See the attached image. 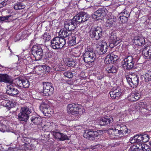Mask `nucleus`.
Masks as SVG:
<instances>
[{"mask_svg": "<svg viewBox=\"0 0 151 151\" xmlns=\"http://www.w3.org/2000/svg\"><path fill=\"white\" fill-rule=\"evenodd\" d=\"M71 31L67 30H63L61 32V37L63 38L56 37L53 38L51 42V47L53 49H61L65 44L66 40L64 38L71 36Z\"/></svg>", "mask_w": 151, "mask_h": 151, "instance_id": "f257e3e1", "label": "nucleus"}, {"mask_svg": "<svg viewBox=\"0 0 151 151\" xmlns=\"http://www.w3.org/2000/svg\"><path fill=\"white\" fill-rule=\"evenodd\" d=\"M31 112V108L27 106L22 107L18 115L19 120L20 121L26 122L29 118V114Z\"/></svg>", "mask_w": 151, "mask_h": 151, "instance_id": "f03ea898", "label": "nucleus"}, {"mask_svg": "<svg viewBox=\"0 0 151 151\" xmlns=\"http://www.w3.org/2000/svg\"><path fill=\"white\" fill-rule=\"evenodd\" d=\"M82 111L81 106L78 104H70L68 105L67 111L69 114L77 116L81 114Z\"/></svg>", "mask_w": 151, "mask_h": 151, "instance_id": "7ed1b4c3", "label": "nucleus"}, {"mask_svg": "<svg viewBox=\"0 0 151 151\" xmlns=\"http://www.w3.org/2000/svg\"><path fill=\"white\" fill-rule=\"evenodd\" d=\"M99 135L97 131L93 129H89L85 130L83 136L88 139L93 141L97 139Z\"/></svg>", "mask_w": 151, "mask_h": 151, "instance_id": "20e7f679", "label": "nucleus"}, {"mask_svg": "<svg viewBox=\"0 0 151 151\" xmlns=\"http://www.w3.org/2000/svg\"><path fill=\"white\" fill-rule=\"evenodd\" d=\"M102 29L100 27H97L92 29L90 32V37L94 39L98 40L102 36Z\"/></svg>", "mask_w": 151, "mask_h": 151, "instance_id": "39448f33", "label": "nucleus"}, {"mask_svg": "<svg viewBox=\"0 0 151 151\" xmlns=\"http://www.w3.org/2000/svg\"><path fill=\"white\" fill-rule=\"evenodd\" d=\"M77 24L78 23L74 17L72 19L66 21L64 22V26L66 30L71 32L76 29Z\"/></svg>", "mask_w": 151, "mask_h": 151, "instance_id": "423d86ee", "label": "nucleus"}, {"mask_svg": "<svg viewBox=\"0 0 151 151\" xmlns=\"http://www.w3.org/2000/svg\"><path fill=\"white\" fill-rule=\"evenodd\" d=\"M107 12V10L105 8H100L94 12L92 17L94 19H101L106 16Z\"/></svg>", "mask_w": 151, "mask_h": 151, "instance_id": "0eeeda50", "label": "nucleus"}, {"mask_svg": "<svg viewBox=\"0 0 151 151\" xmlns=\"http://www.w3.org/2000/svg\"><path fill=\"white\" fill-rule=\"evenodd\" d=\"M32 54L36 60H39L42 58L43 51L42 48L39 45H34L32 49Z\"/></svg>", "mask_w": 151, "mask_h": 151, "instance_id": "6e6552de", "label": "nucleus"}, {"mask_svg": "<svg viewBox=\"0 0 151 151\" xmlns=\"http://www.w3.org/2000/svg\"><path fill=\"white\" fill-rule=\"evenodd\" d=\"M127 82L131 87L134 88L138 85L139 82V77L137 75H131V76H127L126 77Z\"/></svg>", "mask_w": 151, "mask_h": 151, "instance_id": "1a4fd4ad", "label": "nucleus"}, {"mask_svg": "<svg viewBox=\"0 0 151 151\" xmlns=\"http://www.w3.org/2000/svg\"><path fill=\"white\" fill-rule=\"evenodd\" d=\"M78 23L87 21L89 18V15L86 13L81 12L77 14L75 17Z\"/></svg>", "mask_w": 151, "mask_h": 151, "instance_id": "9d476101", "label": "nucleus"}, {"mask_svg": "<svg viewBox=\"0 0 151 151\" xmlns=\"http://www.w3.org/2000/svg\"><path fill=\"white\" fill-rule=\"evenodd\" d=\"M96 57V54L84 53L83 55V59L85 63L90 64L94 61Z\"/></svg>", "mask_w": 151, "mask_h": 151, "instance_id": "9b49d317", "label": "nucleus"}, {"mask_svg": "<svg viewBox=\"0 0 151 151\" xmlns=\"http://www.w3.org/2000/svg\"><path fill=\"white\" fill-rule=\"evenodd\" d=\"M124 63V65L126 66V68L128 70L133 69L134 66V61L132 56H129L123 60Z\"/></svg>", "mask_w": 151, "mask_h": 151, "instance_id": "f8f14e48", "label": "nucleus"}, {"mask_svg": "<svg viewBox=\"0 0 151 151\" xmlns=\"http://www.w3.org/2000/svg\"><path fill=\"white\" fill-rule=\"evenodd\" d=\"M96 48V51L99 55H102L105 53L107 51V45L106 42L102 41Z\"/></svg>", "mask_w": 151, "mask_h": 151, "instance_id": "ddd939ff", "label": "nucleus"}, {"mask_svg": "<svg viewBox=\"0 0 151 151\" xmlns=\"http://www.w3.org/2000/svg\"><path fill=\"white\" fill-rule=\"evenodd\" d=\"M130 14V13L128 11L124 9L119 14V18L120 21L123 23L127 22L128 20Z\"/></svg>", "mask_w": 151, "mask_h": 151, "instance_id": "4468645a", "label": "nucleus"}, {"mask_svg": "<svg viewBox=\"0 0 151 151\" xmlns=\"http://www.w3.org/2000/svg\"><path fill=\"white\" fill-rule=\"evenodd\" d=\"M6 93L11 96L17 95L19 93V91L14 88L12 84L7 86Z\"/></svg>", "mask_w": 151, "mask_h": 151, "instance_id": "2eb2a0df", "label": "nucleus"}, {"mask_svg": "<svg viewBox=\"0 0 151 151\" xmlns=\"http://www.w3.org/2000/svg\"><path fill=\"white\" fill-rule=\"evenodd\" d=\"M113 121L112 118L106 116L105 118H101L98 120V122L101 126H103L109 124Z\"/></svg>", "mask_w": 151, "mask_h": 151, "instance_id": "dca6fc26", "label": "nucleus"}, {"mask_svg": "<svg viewBox=\"0 0 151 151\" xmlns=\"http://www.w3.org/2000/svg\"><path fill=\"white\" fill-rule=\"evenodd\" d=\"M109 94L112 99L118 98L122 94V92L119 88L118 87L109 92Z\"/></svg>", "mask_w": 151, "mask_h": 151, "instance_id": "f3484780", "label": "nucleus"}, {"mask_svg": "<svg viewBox=\"0 0 151 151\" xmlns=\"http://www.w3.org/2000/svg\"><path fill=\"white\" fill-rule=\"evenodd\" d=\"M109 42L119 43L121 42V40L119 37H117L115 32H111L109 36Z\"/></svg>", "mask_w": 151, "mask_h": 151, "instance_id": "a211bd4d", "label": "nucleus"}, {"mask_svg": "<svg viewBox=\"0 0 151 151\" xmlns=\"http://www.w3.org/2000/svg\"><path fill=\"white\" fill-rule=\"evenodd\" d=\"M0 82L12 83L13 81L11 77L6 74H0Z\"/></svg>", "mask_w": 151, "mask_h": 151, "instance_id": "6ab92c4d", "label": "nucleus"}, {"mask_svg": "<svg viewBox=\"0 0 151 151\" xmlns=\"http://www.w3.org/2000/svg\"><path fill=\"white\" fill-rule=\"evenodd\" d=\"M141 97L139 93L134 91L131 93V95L128 97V99L132 101H134L138 100Z\"/></svg>", "mask_w": 151, "mask_h": 151, "instance_id": "aec40b11", "label": "nucleus"}, {"mask_svg": "<svg viewBox=\"0 0 151 151\" xmlns=\"http://www.w3.org/2000/svg\"><path fill=\"white\" fill-rule=\"evenodd\" d=\"M116 17L112 16L106 21V26L110 27L115 24L116 21Z\"/></svg>", "mask_w": 151, "mask_h": 151, "instance_id": "412c9836", "label": "nucleus"}, {"mask_svg": "<svg viewBox=\"0 0 151 151\" xmlns=\"http://www.w3.org/2000/svg\"><path fill=\"white\" fill-rule=\"evenodd\" d=\"M134 43L139 46L143 45L145 42V40L143 37H138L135 38Z\"/></svg>", "mask_w": 151, "mask_h": 151, "instance_id": "4be33fe9", "label": "nucleus"}, {"mask_svg": "<svg viewBox=\"0 0 151 151\" xmlns=\"http://www.w3.org/2000/svg\"><path fill=\"white\" fill-rule=\"evenodd\" d=\"M30 120L32 124L35 125H38L42 122L41 118L37 116H33L31 117Z\"/></svg>", "mask_w": 151, "mask_h": 151, "instance_id": "5701e85b", "label": "nucleus"}, {"mask_svg": "<svg viewBox=\"0 0 151 151\" xmlns=\"http://www.w3.org/2000/svg\"><path fill=\"white\" fill-rule=\"evenodd\" d=\"M106 69V70L109 73H114L117 71L118 67L116 65H113L111 66L107 67Z\"/></svg>", "mask_w": 151, "mask_h": 151, "instance_id": "b1692460", "label": "nucleus"}, {"mask_svg": "<svg viewBox=\"0 0 151 151\" xmlns=\"http://www.w3.org/2000/svg\"><path fill=\"white\" fill-rule=\"evenodd\" d=\"M76 60L72 58H68L65 60V64L68 67H74L76 65Z\"/></svg>", "mask_w": 151, "mask_h": 151, "instance_id": "393cba45", "label": "nucleus"}, {"mask_svg": "<svg viewBox=\"0 0 151 151\" xmlns=\"http://www.w3.org/2000/svg\"><path fill=\"white\" fill-rule=\"evenodd\" d=\"M54 90L51 88L49 90L48 89L43 88L42 95L45 96H51L53 93Z\"/></svg>", "mask_w": 151, "mask_h": 151, "instance_id": "a878e982", "label": "nucleus"}, {"mask_svg": "<svg viewBox=\"0 0 151 151\" xmlns=\"http://www.w3.org/2000/svg\"><path fill=\"white\" fill-rule=\"evenodd\" d=\"M118 131V129H116L115 128H109L108 130V134L111 137L116 136Z\"/></svg>", "mask_w": 151, "mask_h": 151, "instance_id": "bb28decb", "label": "nucleus"}, {"mask_svg": "<svg viewBox=\"0 0 151 151\" xmlns=\"http://www.w3.org/2000/svg\"><path fill=\"white\" fill-rule=\"evenodd\" d=\"M52 109L50 107L46 109H43V111H41L45 116H50L52 112L51 111Z\"/></svg>", "mask_w": 151, "mask_h": 151, "instance_id": "cd10ccee", "label": "nucleus"}, {"mask_svg": "<svg viewBox=\"0 0 151 151\" xmlns=\"http://www.w3.org/2000/svg\"><path fill=\"white\" fill-rule=\"evenodd\" d=\"M144 77L146 82H151V71H148L144 75Z\"/></svg>", "mask_w": 151, "mask_h": 151, "instance_id": "c85d7f7f", "label": "nucleus"}, {"mask_svg": "<svg viewBox=\"0 0 151 151\" xmlns=\"http://www.w3.org/2000/svg\"><path fill=\"white\" fill-rule=\"evenodd\" d=\"M113 57L111 55L109 54L108 55L105 59V61L106 64H110L114 63V61L113 59Z\"/></svg>", "mask_w": 151, "mask_h": 151, "instance_id": "c756f323", "label": "nucleus"}, {"mask_svg": "<svg viewBox=\"0 0 151 151\" xmlns=\"http://www.w3.org/2000/svg\"><path fill=\"white\" fill-rule=\"evenodd\" d=\"M6 121H3L0 122V131L4 132L7 131V127L5 124Z\"/></svg>", "mask_w": 151, "mask_h": 151, "instance_id": "7c9ffc66", "label": "nucleus"}, {"mask_svg": "<svg viewBox=\"0 0 151 151\" xmlns=\"http://www.w3.org/2000/svg\"><path fill=\"white\" fill-rule=\"evenodd\" d=\"M43 87L45 88L48 89L49 90L52 88L54 90V88L53 87L52 84L48 82H43Z\"/></svg>", "mask_w": 151, "mask_h": 151, "instance_id": "2f4dec72", "label": "nucleus"}, {"mask_svg": "<svg viewBox=\"0 0 151 151\" xmlns=\"http://www.w3.org/2000/svg\"><path fill=\"white\" fill-rule=\"evenodd\" d=\"M51 133L55 138L58 139L60 140L61 137V133L57 130H53L52 131Z\"/></svg>", "mask_w": 151, "mask_h": 151, "instance_id": "473e14b6", "label": "nucleus"}, {"mask_svg": "<svg viewBox=\"0 0 151 151\" xmlns=\"http://www.w3.org/2000/svg\"><path fill=\"white\" fill-rule=\"evenodd\" d=\"M42 37L45 42L49 41L51 39L50 35L47 32H45Z\"/></svg>", "mask_w": 151, "mask_h": 151, "instance_id": "72a5a7b5", "label": "nucleus"}, {"mask_svg": "<svg viewBox=\"0 0 151 151\" xmlns=\"http://www.w3.org/2000/svg\"><path fill=\"white\" fill-rule=\"evenodd\" d=\"M23 79L19 78H17L15 79L14 81V83L16 85L20 87L22 86V81Z\"/></svg>", "mask_w": 151, "mask_h": 151, "instance_id": "f704fd0d", "label": "nucleus"}, {"mask_svg": "<svg viewBox=\"0 0 151 151\" xmlns=\"http://www.w3.org/2000/svg\"><path fill=\"white\" fill-rule=\"evenodd\" d=\"M24 8V5H23L21 2L16 3L14 6V9L16 10H20L23 9Z\"/></svg>", "mask_w": 151, "mask_h": 151, "instance_id": "c9c22d12", "label": "nucleus"}, {"mask_svg": "<svg viewBox=\"0 0 151 151\" xmlns=\"http://www.w3.org/2000/svg\"><path fill=\"white\" fill-rule=\"evenodd\" d=\"M76 37L75 36H71L68 38V43L71 45H73L76 44Z\"/></svg>", "mask_w": 151, "mask_h": 151, "instance_id": "e433bc0d", "label": "nucleus"}, {"mask_svg": "<svg viewBox=\"0 0 151 151\" xmlns=\"http://www.w3.org/2000/svg\"><path fill=\"white\" fill-rule=\"evenodd\" d=\"M2 103H3V105L5 107L11 108L13 106V102L10 101L8 100L4 101L2 102Z\"/></svg>", "mask_w": 151, "mask_h": 151, "instance_id": "4c0bfd02", "label": "nucleus"}, {"mask_svg": "<svg viewBox=\"0 0 151 151\" xmlns=\"http://www.w3.org/2000/svg\"><path fill=\"white\" fill-rule=\"evenodd\" d=\"M22 84V86L21 87H23L24 88H27L29 87L30 83L29 81L28 80L23 79Z\"/></svg>", "mask_w": 151, "mask_h": 151, "instance_id": "58836bf2", "label": "nucleus"}, {"mask_svg": "<svg viewBox=\"0 0 151 151\" xmlns=\"http://www.w3.org/2000/svg\"><path fill=\"white\" fill-rule=\"evenodd\" d=\"M50 107V106L47 104V102H43L41 104L40 108V111H43V109H46Z\"/></svg>", "mask_w": 151, "mask_h": 151, "instance_id": "ea45409f", "label": "nucleus"}, {"mask_svg": "<svg viewBox=\"0 0 151 151\" xmlns=\"http://www.w3.org/2000/svg\"><path fill=\"white\" fill-rule=\"evenodd\" d=\"M120 129L121 131L122 132V133H123L124 135L126 134L127 133L130 132V130L128 129L126 126L121 127Z\"/></svg>", "mask_w": 151, "mask_h": 151, "instance_id": "a19ab883", "label": "nucleus"}, {"mask_svg": "<svg viewBox=\"0 0 151 151\" xmlns=\"http://www.w3.org/2000/svg\"><path fill=\"white\" fill-rule=\"evenodd\" d=\"M11 17V15H8L6 16L0 17V22H7L6 20H8L9 18Z\"/></svg>", "mask_w": 151, "mask_h": 151, "instance_id": "79ce46f5", "label": "nucleus"}, {"mask_svg": "<svg viewBox=\"0 0 151 151\" xmlns=\"http://www.w3.org/2000/svg\"><path fill=\"white\" fill-rule=\"evenodd\" d=\"M149 136L147 134L142 135V142H148L149 139Z\"/></svg>", "mask_w": 151, "mask_h": 151, "instance_id": "37998d69", "label": "nucleus"}, {"mask_svg": "<svg viewBox=\"0 0 151 151\" xmlns=\"http://www.w3.org/2000/svg\"><path fill=\"white\" fill-rule=\"evenodd\" d=\"M129 140L131 143L138 142L137 135H135L133 137H131Z\"/></svg>", "mask_w": 151, "mask_h": 151, "instance_id": "c03bdc74", "label": "nucleus"}, {"mask_svg": "<svg viewBox=\"0 0 151 151\" xmlns=\"http://www.w3.org/2000/svg\"><path fill=\"white\" fill-rule=\"evenodd\" d=\"M64 76L68 78H72L73 76V74L71 72L66 71L64 73Z\"/></svg>", "mask_w": 151, "mask_h": 151, "instance_id": "a18cd8bd", "label": "nucleus"}, {"mask_svg": "<svg viewBox=\"0 0 151 151\" xmlns=\"http://www.w3.org/2000/svg\"><path fill=\"white\" fill-rule=\"evenodd\" d=\"M8 0H0V8L5 6Z\"/></svg>", "mask_w": 151, "mask_h": 151, "instance_id": "49530a36", "label": "nucleus"}, {"mask_svg": "<svg viewBox=\"0 0 151 151\" xmlns=\"http://www.w3.org/2000/svg\"><path fill=\"white\" fill-rule=\"evenodd\" d=\"M69 139L68 137L66 134L62 133L61 135V137L60 138V140L63 141L65 140H68Z\"/></svg>", "mask_w": 151, "mask_h": 151, "instance_id": "de8ad7c7", "label": "nucleus"}, {"mask_svg": "<svg viewBox=\"0 0 151 151\" xmlns=\"http://www.w3.org/2000/svg\"><path fill=\"white\" fill-rule=\"evenodd\" d=\"M53 53L51 52H47L45 54V58L49 60L52 58Z\"/></svg>", "mask_w": 151, "mask_h": 151, "instance_id": "09e8293b", "label": "nucleus"}, {"mask_svg": "<svg viewBox=\"0 0 151 151\" xmlns=\"http://www.w3.org/2000/svg\"><path fill=\"white\" fill-rule=\"evenodd\" d=\"M139 147H138L137 145L136 146V147L135 149H138V150H141V151H143V147L144 146H145V145L144 144H140V145H138Z\"/></svg>", "mask_w": 151, "mask_h": 151, "instance_id": "8fccbe9b", "label": "nucleus"}, {"mask_svg": "<svg viewBox=\"0 0 151 151\" xmlns=\"http://www.w3.org/2000/svg\"><path fill=\"white\" fill-rule=\"evenodd\" d=\"M147 55H145L144 56L145 58H151V50L149 49L147 51Z\"/></svg>", "mask_w": 151, "mask_h": 151, "instance_id": "3c124183", "label": "nucleus"}, {"mask_svg": "<svg viewBox=\"0 0 151 151\" xmlns=\"http://www.w3.org/2000/svg\"><path fill=\"white\" fill-rule=\"evenodd\" d=\"M88 53V54L89 53H92L93 54H96L95 52L93 51V48L90 47L88 48L87 50L86 51V52L85 53Z\"/></svg>", "mask_w": 151, "mask_h": 151, "instance_id": "603ef678", "label": "nucleus"}, {"mask_svg": "<svg viewBox=\"0 0 151 151\" xmlns=\"http://www.w3.org/2000/svg\"><path fill=\"white\" fill-rule=\"evenodd\" d=\"M24 140L26 141L24 145L25 147L27 146L31 142V139L29 138H26L25 139H24Z\"/></svg>", "mask_w": 151, "mask_h": 151, "instance_id": "864d4df0", "label": "nucleus"}, {"mask_svg": "<svg viewBox=\"0 0 151 151\" xmlns=\"http://www.w3.org/2000/svg\"><path fill=\"white\" fill-rule=\"evenodd\" d=\"M43 67L44 69V72L45 70V72H49L50 70V67L46 65H43Z\"/></svg>", "mask_w": 151, "mask_h": 151, "instance_id": "5fc2aeb1", "label": "nucleus"}, {"mask_svg": "<svg viewBox=\"0 0 151 151\" xmlns=\"http://www.w3.org/2000/svg\"><path fill=\"white\" fill-rule=\"evenodd\" d=\"M149 47L148 46L147 47H144L143 50L142 52V54L144 55V56L145 55H147V51H148V50H149L148 49V47Z\"/></svg>", "mask_w": 151, "mask_h": 151, "instance_id": "6e6d98bb", "label": "nucleus"}, {"mask_svg": "<svg viewBox=\"0 0 151 151\" xmlns=\"http://www.w3.org/2000/svg\"><path fill=\"white\" fill-rule=\"evenodd\" d=\"M109 46L111 48H112L114 46L117 45L119 44V43H117L116 42H109Z\"/></svg>", "mask_w": 151, "mask_h": 151, "instance_id": "4d7b16f0", "label": "nucleus"}, {"mask_svg": "<svg viewBox=\"0 0 151 151\" xmlns=\"http://www.w3.org/2000/svg\"><path fill=\"white\" fill-rule=\"evenodd\" d=\"M43 65H42L41 66H40L38 68L39 70L41 72L40 73H39L41 75V73H43L44 74V68H43Z\"/></svg>", "mask_w": 151, "mask_h": 151, "instance_id": "13d9d810", "label": "nucleus"}, {"mask_svg": "<svg viewBox=\"0 0 151 151\" xmlns=\"http://www.w3.org/2000/svg\"><path fill=\"white\" fill-rule=\"evenodd\" d=\"M137 135L138 142H142V135L138 134Z\"/></svg>", "mask_w": 151, "mask_h": 151, "instance_id": "bf43d9fd", "label": "nucleus"}, {"mask_svg": "<svg viewBox=\"0 0 151 151\" xmlns=\"http://www.w3.org/2000/svg\"><path fill=\"white\" fill-rule=\"evenodd\" d=\"M142 148H143V151H151V148H148L146 145L145 146H144Z\"/></svg>", "mask_w": 151, "mask_h": 151, "instance_id": "052dcab7", "label": "nucleus"}, {"mask_svg": "<svg viewBox=\"0 0 151 151\" xmlns=\"http://www.w3.org/2000/svg\"><path fill=\"white\" fill-rule=\"evenodd\" d=\"M122 131H121L120 129L118 130V132L117 133V134L116 135V136H120L122 137L123 135H124L123 133H122Z\"/></svg>", "mask_w": 151, "mask_h": 151, "instance_id": "680f3d73", "label": "nucleus"}, {"mask_svg": "<svg viewBox=\"0 0 151 151\" xmlns=\"http://www.w3.org/2000/svg\"><path fill=\"white\" fill-rule=\"evenodd\" d=\"M111 56H112V57H113L112 58L113 59H114V62L115 61H116L118 59V56H117L116 55H114V54H113V53L111 54Z\"/></svg>", "mask_w": 151, "mask_h": 151, "instance_id": "e2e57ef3", "label": "nucleus"}, {"mask_svg": "<svg viewBox=\"0 0 151 151\" xmlns=\"http://www.w3.org/2000/svg\"><path fill=\"white\" fill-rule=\"evenodd\" d=\"M26 147H27V148H29V147H34V145L32 144H30V143Z\"/></svg>", "mask_w": 151, "mask_h": 151, "instance_id": "0e129e2a", "label": "nucleus"}, {"mask_svg": "<svg viewBox=\"0 0 151 151\" xmlns=\"http://www.w3.org/2000/svg\"><path fill=\"white\" fill-rule=\"evenodd\" d=\"M8 49H9L10 50V52H11V54H10V55H12V50H11V49H10V47H8Z\"/></svg>", "mask_w": 151, "mask_h": 151, "instance_id": "69168bd1", "label": "nucleus"}, {"mask_svg": "<svg viewBox=\"0 0 151 151\" xmlns=\"http://www.w3.org/2000/svg\"><path fill=\"white\" fill-rule=\"evenodd\" d=\"M135 151H140L141 150H138V149H135Z\"/></svg>", "mask_w": 151, "mask_h": 151, "instance_id": "338daca9", "label": "nucleus"}, {"mask_svg": "<svg viewBox=\"0 0 151 151\" xmlns=\"http://www.w3.org/2000/svg\"><path fill=\"white\" fill-rule=\"evenodd\" d=\"M147 1H148L149 2H151V0H147Z\"/></svg>", "mask_w": 151, "mask_h": 151, "instance_id": "774afa93", "label": "nucleus"}]
</instances>
